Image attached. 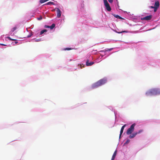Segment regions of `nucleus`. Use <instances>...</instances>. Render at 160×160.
Segmentation results:
<instances>
[{"label": "nucleus", "mask_w": 160, "mask_h": 160, "mask_svg": "<svg viewBox=\"0 0 160 160\" xmlns=\"http://www.w3.org/2000/svg\"><path fill=\"white\" fill-rule=\"evenodd\" d=\"M107 80L105 78L101 79L96 82L93 83L92 86V89L96 88L106 83Z\"/></svg>", "instance_id": "obj_1"}, {"label": "nucleus", "mask_w": 160, "mask_h": 160, "mask_svg": "<svg viewBox=\"0 0 160 160\" xmlns=\"http://www.w3.org/2000/svg\"><path fill=\"white\" fill-rule=\"evenodd\" d=\"M156 88L152 89L147 91L146 94L147 96L156 95Z\"/></svg>", "instance_id": "obj_2"}, {"label": "nucleus", "mask_w": 160, "mask_h": 160, "mask_svg": "<svg viewBox=\"0 0 160 160\" xmlns=\"http://www.w3.org/2000/svg\"><path fill=\"white\" fill-rule=\"evenodd\" d=\"M135 126V124H132L130 127L127 130L126 132L127 134L128 135L130 134L134 131V127Z\"/></svg>", "instance_id": "obj_3"}, {"label": "nucleus", "mask_w": 160, "mask_h": 160, "mask_svg": "<svg viewBox=\"0 0 160 160\" xmlns=\"http://www.w3.org/2000/svg\"><path fill=\"white\" fill-rule=\"evenodd\" d=\"M103 2L107 10L109 11H110L111 10V8L107 0H103Z\"/></svg>", "instance_id": "obj_4"}, {"label": "nucleus", "mask_w": 160, "mask_h": 160, "mask_svg": "<svg viewBox=\"0 0 160 160\" xmlns=\"http://www.w3.org/2000/svg\"><path fill=\"white\" fill-rule=\"evenodd\" d=\"M152 15H149L141 18V20H142L148 21L150 20L152 18Z\"/></svg>", "instance_id": "obj_5"}, {"label": "nucleus", "mask_w": 160, "mask_h": 160, "mask_svg": "<svg viewBox=\"0 0 160 160\" xmlns=\"http://www.w3.org/2000/svg\"><path fill=\"white\" fill-rule=\"evenodd\" d=\"M57 16L58 18H60L61 16V12L60 10L58 8H57Z\"/></svg>", "instance_id": "obj_6"}, {"label": "nucleus", "mask_w": 160, "mask_h": 160, "mask_svg": "<svg viewBox=\"0 0 160 160\" xmlns=\"http://www.w3.org/2000/svg\"><path fill=\"white\" fill-rule=\"evenodd\" d=\"M126 126V124H125L121 128V129L120 130V134L119 135V138H121V136L122 133L123 132V131L124 128Z\"/></svg>", "instance_id": "obj_7"}, {"label": "nucleus", "mask_w": 160, "mask_h": 160, "mask_svg": "<svg viewBox=\"0 0 160 160\" xmlns=\"http://www.w3.org/2000/svg\"><path fill=\"white\" fill-rule=\"evenodd\" d=\"M138 134V132H136L132 133L129 136L130 138H132L135 137V136Z\"/></svg>", "instance_id": "obj_8"}, {"label": "nucleus", "mask_w": 160, "mask_h": 160, "mask_svg": "<svg viewBox=\"0 0 160 160\" xmlns=\"http://www.w3.org/2000/svg\"><path fill=\"white\" fill-rule=\"evenodd\" d=\"M89 60H87L86 62V65L87 66H91L92 65L94 64V62H88Z\"/></svg>", "instance_id": "obj_9"}, {"label": "nucleus", "mask_w": 160, "mask_h": 160, "mask_svg": "<svg viewBox=\"0 0 160 160\" xmlns=\"http://www.w3.org/2000/svg\"><path fill=\"white\" fill-rule=\"evenodd\" d=\"M159 6V2L158 1H155V4H154V7L158 8Z\"/></svg>", "instance_id": "obj_10"}, {"label": "nucleus", "mask_w": 160, "mask_h": 160, "mask_svg": "<svg viewBox=\"0 0 160 160\" xmlns=\"http://www.w3.org/2000/svg\"><path fill=\"white\" fill-rule=\"evenodd\" d=\"M117 150H116L114 152L112 158V160H114L116 155Z\"/></svg>", "instance_id": "obj_11"}, {"label": "nucleus", "mask_w": 160, "mask_h": 160, "mask_svg": "<svg viewBox=\"0 0 160 160\" xmlns=\"http://www.w3.org/2000/svg\"><path fill=\"white\" fill-rule=\"evenodd\" d=\"M114 16L117 18H119L120 19H123V18H122L121 17H120L119 15H116V14H114L113 15Z\"/></svg>", "instance_id": "obj_12"}, {"label": "nucleus", "mask_w": 160, "mask_h": 160, "mask_svg": "<svg viewBox=\"0 0 160 160\" xmlns=\"http://www.w3.org/2000/svg\"><path fill=\"white\" fill-rule=\"evenodd\" d=\"M156 95L160 94V89L156 88Z\"/></svg>", "instance_id": "obj_13"}, {"label": "nucleus", "mask_w": 160, "mask_h": 160, "mask_svg": "<svg viewBox=\"0 0 160 160\" xmlns=\"http://www.w3.org/2000/svg\"><path fill=\"white\" fill-rule=\"evenodd\" d=\"M45 5H54V3L52 2H49L45 4Z\"/></svg>", "instance_id": "obj_14"}, {"label": "nucleus", "mask_w": 160, "mask_h": 160, "mask_svg": "<svg viewBox=\"0 0 160 160\" xmlns=\"http://www.w3.org/2000/svg\"><path fill=\"white\" fill-rule=\"evenodd\" d=\"M47 32V30L46 29H43L41 31L40 35H41L44 33V32Z\"/></svg>", "instance_id": "obj_15"}, {"label": "nucleus", "mask_w": 160, "mask_h": 160, "mask_svg": "<svg viewBox=\"0 0 160 160\" xmlns=\"http://www.w3.org/2000/svg\"><path fill=\"white\" fill-rule=\"evenodd\" d=\"M55 26V24L53 23L51 26H50V28L51 29H52Z\"/></svg>", "instance_id": "obj_16"}, {"label": "nucleus", "mask_w": 160, "mask_h": 160, "mask_svg": "<svg viewBox=\"0 0 160 160\" xmlns=\"http://www.w3.org/2000/svg\"><path fill=\"white\" fill-rule=\"evenodd\" d=\"M17 28L16 27H14L12 29L11 31L12 32H13L15 30L17 29Z\"/></svg>", "instance_id": "obj_17"}, {"label": "nucleus", "mask_w": 160, "mask_h": 160, "mask_svg": "<svg viewBox=\"0 0 160 160\" xmlns=\"http://www.w3.org/2000/svg\"><path fill=\"white\" fill-rule=\"evenodd\" d=\"M112 49H113V48H111L110 49H108L107 50H106L105 51V52L108 51H111Z\"/></svg>", "instance_id": "obj_18"}, {"label": "nucleus", "mask_w": 160, "mask_h": 160, "mask_svg": "<svg viewBox=\"0 0 160 160\" xmlns=\"http://www.w3.org/2000/svg\"><path fill=\"white\" fill-rule=\"evenodd\" d=\"M71 49V48H65L64 49V50H70Z\"/></svg>", "instance_id": "obj_19"}, {"label": "nucleus", "mask_w": 160, "mask_h": 160, "mask_svg": "<svg viewBox=\"0 0 160 160\" xmlns=\"http://www.w3.org/2000/svg\"><path fill=\"white\" fill-rule=\"evenodd\" d=\"M158 8H156V7H155V8H154V12H156L157 11V9H158Z\"/></svg>", "instance_id": "obj_20"}, {"label": "nucleus", "mask_w": 160, "mask_h": 160, "mask_svg": "<svg viewBox=\"0 0 160 160\" xmlns=\"http://www.w3.org/2000/svg\"><path fill=\"white\" fill-rule=\"evenodd\" d=\"M45 28H50V26L48 25H45L44 26Z\"/></svg>", "instance_id": "obj_21"}, {"label": "nucleus", "mask_w": 160, "mask_h": 160, "mask_svg": "<svg viewBox=\"0 0 160 160\" xmlns=\"http://www.w3.org/2000/svg\"><path fill=\"white\" fill-rule=\"evenodd\" d=\"M142 130H140L138 132H138V133H141V132H142Z\"/></svg>", "instance_id": "obj_22"}, {"label": "nucleus", "mask_w": 160, "mask_h": 160, "mask_svg": "<svg viewBox=\"0 0 160 160\" xmlns=\"http://www.w3.org/2000/svg\"><path fill=\"white\" fill-rule=\"evenodd\" d=\"M108 2L110 3H112L113 1V0H108Z\"/></svg>", "instance_id": "obj_23"}, {"label": "nucleus", "mask_w": 160, "mask_h": 160, "mask_svg": "<svg viewBox=\"0 0 160 160\" xmlns=\"http://www.w3.org/2000/svg\"><path fill=\"white\" fill-rule=\"evenodd\" d=\"M42 19V18L41 16L39 18H38V20H41Z\"/></svg>", "instance_id": "obj_24"}, {"label": "nucleus", "mask_w": 160, "mask_h": 160, "mask_svg": "<svg viewBox=\"0 0 160 160\" xmlns=\"http://www.w3.org/2000/svg\"><path fill=\"white\" fill-rule=\"evenodd\" d=\"M129 142H130V140L129 139H128V140H127V141L126 143H129Z\"/></svg>", "instance_id": "obj_25"}, {"label": "nucleus", "mask_w": 160, "mask_h": 160, "mask_svg": "<svg viewBox=\"0 0 160 160\" xmlns=\"http://www.w3.org/2000/svg\"><path fill=\"white\" fill-rule=\"evenodd\" d=\"M150 8H154L155 7L154 6H150L149 7Z\"/></svg>", "instance_id": "obj_26"}, {"label": "nucleus", "mask_w": 160, "mask_h": 160, "mask_svg": "<svg viewBox=\"0 0 160 160\" xmlns=\"http://www.w3.org/2000/svg\"><path fill=\"white\" fill-rule=\"evenodd\" d=\"M7 38H8L9 40H11V38L10 37H7Z\"/></svg>", "instance_id": "obj_27"}, {"label": "nucleus", "mask_w": 160, "mask_h": 160, "mask_svg": "<svg viewBox=\"0 0 160 160\" xmlns=\"http://www.w3.org/2000/svg\"><path fill=\"white\" fill-rule=\"evenodd\" d=\"M1 45H2V46H6V45L4 44H1Z\"/></svg>", "instance_id": "obj_28"}, {"label": "nucleus", "mask_w": 160, "mask_h": 160, "mask_svg": "<svg viewBox=\"0 0 160 160\" xmlns=\"http://www.w3.org/2000/svg\"><path fill=\"white\" fill-rule=\"evenodd\" d=\"M11 40H12V41H15L16 40L15 39H11Z\"/></svg>", "instance_id": "obj_29"}, {"label": "nucleus", "mask_w": 160, "mask_h": 160, "mask_svg": "<svg viewBox=\"0 0 160 160\" xmlns=\"http://www.w3.org/2000/svg\"><path fill=\"white\" fill-rule=\"evenodd\" d=\"M82 65L80 64V68H82Z\"/></svg>", "instance_id": "obj_30"}, {"label": "nucleus", "mask_w": 160, "mask_h": 160, "mask_svg": "<svg viewBox=\"0 0 160 160\" xmlns=\"http://www.w3.org/2000/svg\"><path fill=\"white\" fill-rule=\"evenodd\" d=\"M15 44H17L18 43V42L16 41V42H15Z\"/></svg>", "instance_id": "obj_31"}, {"label": "nucleus", "mask_w": 160, "mask_h": 160, "mask_svg": "<svg viewBox=\"0 0 160 160\" xmlns=\"http://www.w3.org/2000/svg\"><path fill=\"white\" fill-rule=\"evenodd\" d=\"M126 32L124 31L122 32Z\"/></svg>", "instance_id": "obj_32"}, {"label": "nucleus", "mask_w": 160, "mask_h": 160, "mask_svg": "<svg viewBox=\"0 0 160 160\" xmlns=\"http://www.w3.org/2000/svg\"><path fill=\"white\" fill-rule=\"evenodd\" d=\"M40 40H37L36 41H40Z\"/></svg>", "instance_id": "obj_33"}]
</instances>
